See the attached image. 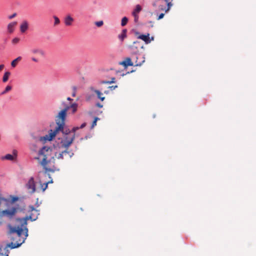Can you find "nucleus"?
Listing matches in <instances>:
<instances>
[{"mask_svg":"<svg viewBox=\"0 0 256 256\" xmlns=\"http://www.w3.org/2000/svg\"><path fill=\"white\" fill-rule=\"evenodd\" d=\"M72 96H75V93H73V94H72Z\"/></svg>","mask_w":256,"mask_h":256,"instance_id":"nucleus-45","label":"nucleus"},{"mask_svg":"<svg viewBox=\"0 0 256 256\" xmlns=\"http://www.w3.org/2000/svg\"><path fill=\"white\" fill-rule=\"evenodd\" d=\"M142 10V7L140 5L137 4L136 8L132 12V15L134 17V22L137 23L138 21L139 16L138 14Z\"/></svg>","mask_w":256,"mask_h":256,"instance_id":"nucleus-13","label":"nucleus"},{"mask_svg":"<svg viewBox=\"0 0 256 256\" xmlns=\"http://www.w3.org/2000/svg\"><path fill=\"white\" fill-rule=\"evenodd\" d=\"M29 28V23L26 20H24L20 26V30L22 34H24Z\"/></svg>","mask_w":256,"mask_h":256,"instance_id":"nucleus-15","label":"nucleus"},{"mask_svg":"<svg viewBox=\"0 0 256 256\" xmlns=\"http://www.w3.org/2000/svg\"><path fill=\"white\" fill-rule=\"evenodd\" d=\"M18 200V198L16 196H10V200L0 197V206H2L1 216L12 218L18 212L20 211V208L19 205L14 203Z\"/></svg>","mask_w":256,"mask_h":256,"instance_id":"nucleus-3","label":"nucleus"},{"mask_svg":"<svg viewBox=\"0 0 256 256\" xmlns=\"http://www.w3.org/2000/svg\"><path fill=\"white\" fill-rule=\"evenodd\" d=\"M120 65H122L125 68H127L128 66H132L134 65L131 58H126L124 61L120 62Z\"/></svg>","mask_w":256,"mask_h":256,"instance_id":"nucleus-18","label":"nucleus"},{"mask_svg":"<svg viewBox=\"0 0 256 256\" xmlns=\"http://www.w3.org/2000/svg\"><path fill=\"white\" fill-rule=\"evenodd\" d=\"M149 23H150V24H152V22H151V21H150V22H149Z\"/></svg>","mask_w":256,"mask_h":256,"instance_id":"nucleus-43","label":"nucleus"},{"mask_svg":"<svg viewBox=\"0 0 256 256\" xmlns=\"http://www.w3.org/2000/svg\"><path fill=\"white\" fill-rule=\"evenodd\" d=\"M86 126V123H83L81 126H80V128H84V127H85V126Z\"/></svg>","mask_w":256,"mask_h":256,"instance_id":"nucleus-37","label":"nucleus"},{"mask_svg":"<svg viewBox=\"0 0 256 256\" xmlns=\"http://www.w3.org/2000/svg\"><path fill=\"white\" fill-rule=\"evenodd\" d=\"M66 108L60 110L56 116V122L57 126L54 130H50L48 134L44 136L40 137V141L51 140L56 136L59 131H62L65 124V121L66 117Z\"/></svg>","mask_w":256,"mask_h":256,"instance_id":"nucleus-4","label":"nucleus"},{"mask_svg":"<svg viewBox=\"0 0 256 256\" xmlns=\"http://www.w3.org/2000/svg\"><path fill=\"white\" fill-rule=\"evenodd\" d=\"M10 74H11L10 72H4L2 78V82H6L8 80Z\"/></svg>","mask_w":256,"mask_h":256,"instance_id":"nucleus-24","label":"nucleus"},{"mask_svg":"<svg viewBox=\"0 0 256 256\" xmlns=\"http://www.w3.org/2000/svg\"><path fill=\"white\" fill-rule=\"evenodd\" d=\"M16 154H17L16 150H14L13 151V154H7L5 156L4 158L6 160H13L16 158Z\"/></svg>","mask_w":256,"mask_h":256,"instance_id":"nucleus-19","label":"nucleus"},{"mask_svg":"<svg viewBox=\"0 0 256 256\" xmlns=\"http://www.w3.org/2000/svg\"><path fill=\"white\" fill-rule=\"evenodd\" d=\"M20 42V38L18 37L14 38L12 40V43L13 44H16Z\"/></svg>","mask_w":256,"mask_h":256,"instance_id":"nucleus-29","label":"nucleus"},{"mask_svg":"<svg viewBox=\"0 0 256 256\" xmlns=\"http://www.w3.org/2000/svg\"><path fill=\"white\" fill-rule=\"evenodd\" d=\"M12 88V87L10 86H7L4 90V91H3L2 93H1V94H6V92H8L9 91H10Z\"/></svg>","mask_w":256,"mask_h":256,"instance_id":"nucleus-28","label":"nucleus"},{"mask_svg":"<svg viewBox=\"0 0 256 256\" xmlns=\"http://www.w3.org/2000/svg\"><path fill=\"white\" fill-rule=\"evenodd\" d=\"M22 58L20 56L17 57L16 59H14L11 62V66L12 68H15L17 66L18 62H20L22 60Z\"/></svg>","mask_w":256,"mask_h":256,"instance_id":"nucleus-22","label":"nucleus"},{"mask_svg":"<svg viewBox=\"0 0 256 256\" xmlns=\"http://www.w3.org/2000/svg\"><path fill=\"white\" fill-rule=\"evenodd\" d=\"M16 13H14V14H12V15L10 16H8V18H9V19H12V18H14V17L16 16Z\"/></svg>","mask_w":256,"mask_h":256,"instance_id":"nucleus-35","label":"nucleus"},{"mask_svg":"<svg viewBox=\"0 0 256 256\" xmlns=\"http://www.w3.org/2000/svg\"><path fill=\"white\" fill-rule=\"evenodd\" d=\"M67 100L71 101V100H73L72 98H70L68 97L67 98Z\"/></svg>","mask_w":256,"mask_h":256,"instance_id":"nucleus-39","label":"nucleus"},{"mask_svg":"<svg viewBox=\"0 0 256 256\" xmlns=\"http://www.w3.org/2000/svg\"><path fill=\"white\" fill-rule=\"evenodd\" d=\"M116 88H118V86L116 85V86H110L108 87V88L110 90H114Z\"/></svg>","mask_w":256,"mask_h":256,"instance_id":"nucleus-34","label":"nucleus"},{"mask_svg":"<svg viewBox=\"0 0 256 256\" xmlns=\"http://www.w3.org/2000/svg\"><path fill=\"white\" fill-rule=\"evenodd\" d=\"M4 64H0V72L4 68Z\"/></svg>","mask_w":256,"mask_h":256,"instance_id":"nucleus-38","label":"nucleus"},{"mask_svg":"<svg viewBox=\"0 0 256 256\" xmlns=\"http://www.w3.org/2000/svg\"><path fill=\"white\" fill-rule=\"evenodd\" d=\"M28 212H30V216H26L23 218H17L16 220V224L14 226H12L9 224L8 226V230H10V227H22V234H27V236H28V228H26L27 225V220L28 219H30L32 221L36 220L39 215L38 211L36 210L33 206H30L28 208Z\"/></svg>","mask_w":256,"mask_h":256,"instance_id":"nucleus-5","label":"nucleus"},{"mask_svg":"<svg viewBox=\"0 0 256 256\" xmlns=\"http://www.w3.org/2000/svg\"><path fill=\"white\" fill-rule=\"evenodd\" d=\"M22 227H10V234L13 242L8 244L3 249L0 248V256H8V248L12 249L19 247L27 238V234H22Z\"/></svg>","mask_w":256,"mask_h":256,"instance_id":"nucleus-2","label":"nucleus"},{"mask_svg":"<svg viewBox=\"0 0 256 256\" xmlns=\"http://www.w3.org/2000/svg\"><path fill=\"white\" fill-rule=\"evenodd\" d=\"M140 64H136V66H140Z\"/></svg>","mask_w":256,"mask_h":256,"instance_id":"nucleus-42","label":"nucleus"},{"mask_svg":"<svg viewBox=\"0 0 256 256\" xmlns=\"http://www.w3.org/2000/svg\"><path fill=\"white\" fill-rule=\"evenodd\" d=\"M74 134H68L66 135L63 140H61L60 144L62 147L68 148L72 143L74 139Z\"/></svg>","mask_w":256,"mask_h":256,"instance_id":"nucleus-7","label":"nucleus"},{"mask_svg":"<svg viewBox=\"0 0 256 256\" xmlns=\"http://www.w3.org/2000/svg\"><path fill=\"white\" fill-rule=\"evenodd\" d=\"M74 21V18L70 14H66L64 18V22L66 26H70Z\"/></svg>","mask_w":256,"mask_h":256,"instance_id":"nucleus-14","label":"nucleus"},{"mask_svg":"<svg viewBox=\"0 0 256 256\" xmlns=\"http://www.w3.org/2000/svg\"><path fill=\"white\" fill-rule=\"evenodd\" d=\"M96 106H98V108H102L103 106L102 104H100V103L99 102H98L96 104Z\"/></svg>","mask_w":256,"mask_h":256,"instance_id":"nucleus-36","label":"nucleus"},{"mask_svg":"<svg viewBox=\"0 0 256 256\" xmlns=\"http://www.w3.org/2000/svg\"><path fill=\"white\" fill-rule=\"evenodd\" d=\"M126 30L124 29L122 30V32L120 34H119L118 37V38L121 40L123 41V40L126 37Z\"/></svg>","mask_w":256,"mask_h":256,"instance_id":"nucleus-23","label":"nucleus"},{"mask_svg":"<svg viewBox=\"0 0 256 256\" xmlns=\"http://www.w3.org/2000/svg\"><path fill=\"white\" fill-rule=\"evenodd\" d=\"M143 44L138 41L134 42L132 44L129 46V48L132 52L136 54L139 52L140 49L143 48Z\"/></svg>","mask_w":256,"mask_h":256,"instance_id":"nucleus-8","label":"nucleus"},{"mask_svg":"<svg viewBox=\"0 0 256 256\" xmlns=\"http://www.w3.org/2000/svg\"><path fill=\"white\" fill-rule=\"evenodd\" d=\"M94 24L98 27H100L104 24V22L102 20H100L98 22H95Z\"/></svg>","mask_w":256,"mask_h":256,"instance_id":"nucleus-30","label":"nucleus"},{"mask_svg":"<svg viewBox=\"0 0 256 256\" xmlns=\"http://www.w3.org/2000/svg\"><path fill=\"white\" fill-rule=\"evenodd\" d=\"M16 24L17 22H11L8 24L7 26L8 32L10 34H12L14 32Z\"/></svg>","mask_w":256,"mask_h":256,"instance_id":"nucleus-17","label":"nucleus"},{"mask_svg":"<svg viewBox=\"0 0 256 256\" xmlns=\"http://www.w3.org/2000/svg\"><path fill=\"white\" fill-rule=\"evenodd\" d=\"M62 104L64 106L63 109L66 108V112H68V110L70 108L72 109V114H74L77 110L78 105L76 103L74 102V103L71 104H66V102H62Z\"/></svg>","mask_w":256,"mask_h":256,"instance_id":"nucleus-11","label":"nucleus"},{"mask_svg":"<svg viewBox=\"0 0 256 256\" xmlns=\"http://www.w3.org/2000/svg\"><path fill=\"white\" fill-rule=\"evenodd\" d=\"M98 118H96L93 121L92 124V128H93L94 126L96 125V122Z\"/></svg>","mask_w":256,"mask_h":256,"instance_id":"nucleus-31","label":"nucleus"},{"mask_svg":"<svg viewBox=\"0 0 256 256\" xmlns=\"http://www.w3.org/2000/svg\"><path fill=\"white\" fill-rule=\"evenodd\" d=\"M115 81H116L115 78H111V80H110V81H102L100 82V83L102 84H110L115 82Z\"/></svg>","mask_w":256,"mask_h":256,"instance_id":"nucleus-26","label":"nucleus"},{"mask_svg":"<svg viewBox=\"0 0 256 256\" xmlns=\"http://www.w3.org/2000/svg\"><path fill=\"white\" fill-rule=\"evenodd\" d=\"M91 90L94 92L98 98L100 100L102 101H103L105 99V97L102 96V94L98 90H94L92 88H90Z\"/></svg>","mask_w":256,"mask_h":256,"instance_id":"nucleus-21","label":"nucleus"},{"mask_svg":"<svg viewBox=\"0 0 256 256\" xmlns=\"http://www.w3.org/2000/svg\"><path fill=\"white\" fill-rule=\"evenodd\" d=\"M26 186L30 194H34L36 192V182L33 177L29 179Z\"/></svg>","mask_w":256,"mask_h":256,"instance_id":"nucleus-10","label":"nucleus"},{"mask_svg":"<svg viewBox=\"0 0 256 256\" xmlns=\"http://www.w3.org/2000/svg\"><path fill=\"white\" fill-rule=\"evenodd\" d=\"M164 13H162V14H160L158 16V17L157 20H160V19L162 18H164Z\"/></svg>","mask_w":256,"mask_h":256,"instance_id":"nucleus-33","label":"nucleus"},{"mask_svg":"<svg viewBox=\"0 0 256 256\" xmlns=\"http://www.w3.org/2000/svg\"><path fill=\"white\" fill-rule=\"evenodd\" d=\"M134 34L138 38L142 40L146 44H150L152 40H154V38L153 36L150 38V34H140L138 32H135Z\"/></svg>","mask_w":256,"mask_h":256,"instance_id":"nucleus-9","label":"nucleus"},{"mask_svg":"<svg viewBox=\"0 0 256 256\" xmlns=\"http://www.w3.org/2000/svg\"><path fill=\"white\" fill-rule=\"evenodd\" d=\"M53 18L54 20V26H56L60 24V20L56 16H53Z\"/></svg>","mask_w":256,"mask_h":256,"instance_id":"nucleus-25","label":"nucleus"},{"mask_svg":"<svg viewBox=\"0 0 256 256\" xmlns=\"http://www.w3.org/2000/svg\"><path fill=\"white\" fill-rule=\"evenodd\" d=\"M128 22V18L124 16V17L122 18V22H121V26H125L127 24Z\"/></svg>","mask_w":256,"mask_h":256,"instance_id":"nucleus-27","label":"nucleus"},{"mask_svg":"<svg viewBox=\"0 0 256 256\" xmlns=\"http://www.w3.org/2000/svg\"><path fill=\"white\" fill-rule=\"evenodd\" d=\"M104 93L106 94H108V90H104Z\"/></svg>","mask_w":256,"mask_h":256,"instance_id":"nucleus-41","label":"nucleus"},{"mask_svg":"<svg viewBox=\"0 0 256 256\" xmlns=\"http://www.w3.org/2000/svg\"><path fill=\"white\" fill-rule=\"evenodd\" d=\"M73 154H74L72 152L68 151L67 150H66L62 152L59 153L58 155L56 154V156L58 160H62L64 158H70L72 156Z\"/></svg>","mask_w":256,"mask_h":256,"instance_id":"nucleus-12","label":"nucleus"},{"mask_svg":"<svg viewBox=\"0 0 256 256\" xmlns=\"http://www.w3.org/2000/svg\"><path fill=\"white\" fill-rule=\"evenodd\" d=\"M56 152L50 147L44 146L38 152V156L36 159L44 169L46 172H54L56 168L55 166Z\"/></svg>","mask_w":256,"mask_h":256,"instance_id":"nucleus-1","label":"nucleus"},{"mask_svg":"<svg viewBox=\"0 0 256 256\" xmlns=\"http://www.w3.org/2000/svg\"><path fill=\"white\" fill-rule=\"evenodd\" d=\"M78 128H78V127L74 128H73V130H74V132L76 130H78Z\"/></svg>","mask_w":256,"mask_h":256,"instance_id":"nucleus-40","label":"nucleus"},{"mask_svg":"<svg viewBox=\"0 0 256 256\" xmlns=\"http://www.w3.org/2000/svg\"><path fill=\"white\" fill-rule=\"evenodd\" d=\"M31 60L33 62H39V60L38 58H36L35 57H32L31 58Z\"/></svg>","mask_w":256,"mask_h":256,"instance_id":"nucleus-32","label":"nucleus"},{"mask_svg":"<svg viewBox=\"0 0 256 256\" xmlns=\"http://www.w3.org/2000/svg\"><path fill=\"white\" fill-rule=\"evenodd\" d=\"M173 0H159L154 2L152 5L158 8V10L168 12L172 6Z\"/></svg>","mask_w":256,"mask_h":256,"instance_id":"nucleus-6","label":"nucleus"},{"mask_svg":"<svg viewBox=\"0 0 256 256\" xmlns=\"http://www.w3.org/2000/svg\"><path fill=\"white\" fill-rule=\"evenodd\" d=\"M52 180L50 181H49L46 182L42 183L41 180L39 181L40 185V188L42 190V192H44L45 190L48 188V185L49 183H52Z\"/></svg>","mask_w":256,"mask_h":256,"instance_id":"nucleus-20","label":"nucleus"},{"mask_svg":"<svg viewBox=\"0 0 256 256\" xmlns=\"http://www.w3.org/2000/svg\"><path fill=\"white\" fill-rule=\"evenodd\" d=\"M149 23H150V24H152V22H151V21H150V22H149Z\"/></svg>","mask_w":256,"mask_h":256,"instance_id":"nucleus-44","label":"nucleus"},{"mask_svg":"<svg viewBox=\"0 0 256 256\" xmlns=\"http://www.w3.org/2000/svg\"><path fill=\"white\" fill-rule=\"evenodd\" d=\"M30 52L32 54H38L42 58H44L46 56L45 52L41 48H34L30 50Z\"/></svg>","mask_w":256,"mask_h":256,"instance_id":"nucleus-16","label":"nucleus"}]
</instances>
